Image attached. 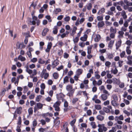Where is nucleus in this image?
Returning a JSON list of instances; mask_svg holds the SVG:
<instances>
[{"label":"nucleus","instance_id":"nucleus-5","mask_svg":"<svg viewBox=\"0 0 132 132\" xmlns=\"http://www.w3.org/2000/svg\"><path fill=\"white\" fill-rule=\"evenodd\" d=\"M99 89L101 91H102L105 94H107L108 93V92L105 89V87L103 85H102L100 86Z\"/></svg>","mask_w":132,"mask_h":132},{"label":"nucleus","instance_id":"nucleus-57","mask_svg":"<svg viewBox=\"0 0 132 132\" xmlns=\"http://www.w3.org/2000/svg\"><path fill=\"white\" fill-rule=\"evenodd\" d=\"M35 97V94L34 93L31 94L29 96L30 99H32Z\"/></svg>","mask_w":132,"mask_h":132},{"label":"nucleus","instance_id":"nucleus-64","mask_svg":"<svg viewBox=\"0 0 132 132\" xmlns=\"http://www.w3.org/2000/svg\"><path fill=\"white\" fill-rule=\"evenodd\" d=\"M126 63L127 64L132 66V60H128Z\"/></svg>","mask_w":132,"mask_h":132},{"label":"nucleus","instance_id":"nucleus-53","mask_svg":"<svg viewBox=\"0 0 132 132\" xmlns=\"http://www.w3.org/2000/svg\"><path fill=\"white\" fill-rule=\"evenodd\" d=\"M70 20V17L69 16H67L64 18V20L66 22L69 21Z\"/></svg>","mask_w":132,"mask_h":132},{"label":"nucleus","instance_id":"nucleus-56","mask_svg":"<svg viewBox=\"0 0 132 132\" xmlns=\"http://www.w3.org/2000/svg\"><path fill=\"white\" fill-rule=\"evenodd\" d=\"M123 113L126 114L127 116H129L130 115V113L126 110H124L123 111Z\"/></svg>","mask_w":132,"mask_h":132},{"label":"nucleus","instance_id":"nucleus-47","mask_svg":"<svg viewBox=\"0 0 132 132\" xmlns=\"http://www.w3.org/2000/svg\"><path fill=\"white\" fill-rule=\"evenodd\" d=\"M85 45V44L83 42H80L79 43V45L82 47H84Z\"/></svg>","mask_w":132,"mask_h":132},{"label":"nucleus","instance_id":"nucleus-12","mask_svg":"<svg viewBox=\"0 0 132 132\" xmlns=\"http://www.w3.org/2000/svg\"><path fill=\"white\" fill-rule=\"evenodd\" d=\"M105 24L103 21H102L99 22L97 23V26L98 28L103 27L104 25Z\"/></svg>","mask_w":132,"mask_h":132},{"label":"nucleus","instance_id":"nucleus-27","mask_svg":"<svg viewBox=\"0 0 132 132\" xmlns=\"http://www.w3.org/2000/svg\"><path fill=\"white\" fill-rule=\"evenodd\" d=\"M18 59L21 61H24L26 60V58L24 57H23L21 55H20L18 57Z\"/></svg>","mask_w":132,"mask_h":132},{"label":"nucleus","instance_id":"nucleus-38","mask_svg":"<svg viewBox=\"0 0 132 132\" xmlns=\"http://www.w3.org/2000/svg\"><path fill=\"white\" fill-rule=\"evenodd\" d=\"M42 97V96L40 95H39L37 96L36 97V101L37 102H39Z\"/></svg>","mask_w":132,"mask_h":132},{"label":"nucleus","instance_id":"nucleus-61","mask_svg":"<svg viewBox=\"0 0 132 132\" xmlns=\"http://www.w3.org/2000/svg\"><path fill=\"white\" fill-rule=\"evenodd\" d=\"M28 90V88L26 86H24L23 87V93H25Z\"/></svg>","mask_w":132,"mask_h":132},{"label":"nucleus","instance_id":"nucleus-44","mask_svg":"<svg viewBox=\"0 0 132 132\" xmlns=\"http://www.w3.org/2000/svg\"><path fill=\"white\" fill-rule=\"evenodd\" d=\"M109 72V71H106V72ZM106 76L107 78L109 79L111 78L112 77L111 75L109 73V72L107 74Z\"/></svg>","mask_w":132,"mask_h":132},{"label":"nucleus","instance_id":"nucleus-63","mask_svg":"<svg viewBox=\"0 0 132 132\" xmlns=\"http://www.w3.org/2000/svg\"><path fill=\"white\" fill-rule=\"evenodd\" d=\"M128 22L127 20H126L125 21L123 24L124 26L125 27H127L128 26Z\"/></svg>","mask_w":132,"mask_h":132},{"label":"nucleus","instance_id":"nucleus-43","mask_svg":"<svg viewBox=\"0 0 132 132\" xmlns=\"http://www.w3.org/2000/svg\"><path fill=\"white\" fill-rule=\"evenodd\" d=\"M112 98L113 99V100L118 101V98L117 96L116 95H113L112 96Z\"/></svg>","mask_w":132,"mask_h":132},{"label":"nucleus","instance_id":"nucleus-46","mask_svg":"<svg viewBox=\"0 0 132 132\" xmlns=\"http://www.w3.org/2000/svg\"><path fill=\"white\" fill-rule=\"evenodd\" d=\"M41 89H44L45 88V85L44 83H42L40 85Z\"/></svg>","mask_w":132,"mask_h":132},{"label":"nucleus","instance_id":"nucleus-20","mask_svg":"<svg viewBox=\"0 0 132 132\" xmlns=\"http://www.w3.org/2000/svg\"><path fill=\"white\" fill-rule=\"evenodd\" d=\"M121 15L124 19H125L127 18V16L126 15V12L125 11H122L121 13Z\"/></svg>","mask_w":132,"mask_h":132},{"label":"nucleus","instance_id":"nucleus-49","mask_svg":"<svg viewBox=\"0 0 132 132\" xmlns=\"http://www.w3.org/2000/svg\"><path fill=\"white\" fill-rule=\"evenodd\" d=\"M103 110L106 113H108L110 112V110L108 108L106 107H104L103 108Z\"/></svg>","mask_w":132,"mask_h":132},{"label":"nucleus","instance_id":"nucleus-9","mask_svg":"<svg viewBox=\"0 0 132 132\" xmlns=\"http://www.w3.org/2000/svg\"><path fill=\"white\" fill-rule=\"evenodd\" d=\"M77 30V27L76 26H74L73 28L70 32V35L72 36H73L76 33V31Z\"/></svg>","mask_w":132,"mask_h":132},{"label":"nucleus","instance_id":"nucleus-3","mask_svg":"<svg viewBox=\"0 0 132 132\" xmlns=\"http://www.w3.org/2000/svg\"><path fill=\"white\" fill-rule=\"evenodd\" d=\"M43 106V104L40 103H37L36 104V106L34 108V112H36L39 109H41Z\"/></svg>","mask_w":132,"mask_h":132},{"label":"nucleus","instance_id":"nucleus-29","mask_svg":"<svg viewBox=\"0 0 132 132\" xmlns=\"http://www.w3.org/2000/svg\"><path fill=\"white\" fill-rule=\"evenodd\" d=\"M125 55L126 52L125 51H123L120 53V56L121 58H123L125 57Z\"/></svg>","mask_w":132,"mask_h":132},{"label":"nucleus","instance_id":"nucleus-36","mask_svg":"<svg viewBox=\"0 0 132 132\" xmlns=\"http://www.w3.org/2000/svg\"><path fill=\"white\" fill-rule=\"evenodd\" d=\"M67 33H64L61 35V37L62 38H63L64 37H66L69 34V32L67 31H66Z\"/></svg>","mask_w":132,"mask_h":132},{"label":"nucleus","instance_id":"nucleus-16","mask_svg":"<svg viewBox=\"0 0 132 132\" xmlns=\"http://www.w3.org/2000/svg\"><path fill=\"white\" fill-rule=\"evenodd\" d=\"M87 36L86 35H84L83 36L81 37L80 38V40L81 41L84 42L87 40Z\"/></svg>","mask_w":132,"mask_h":132},{"label":"nucleus","instance_id":"nucleus-14","mask_svg":"<svg viewBox=\"0 0 132 132\" xmlns=\"http://www.w3.org/2000/svg\"><path fill=\"white\" fill-rule=\"evenodd\" d=\"M32 19L33 20L32 21H30L31 23H32V24L33 25H35L36 24V20H37V17L35 16H33L32 17Z\"/></svg>","mask_w":132,"mask_h":132},{"label":"nucleus","instance_id":"nucleus-59","mask_svg":"<svg viewBox=\"0 0 132 132\" xmlns=\"http://www.w3.org/2000/svg\"><path fill=\"white\" fill-rule=\"evenodd\" d=\"M37 121L35 119H34L32 125L34 127L36 126L37 125Z\"/></svg>","mask_w":132,"mask_h":132},{"label":"nucleus","instance_id":"nucleus-1","mask_svg":"<svg viewBox=\"0 0 132 132\" xmlns=\"http://www.w3.org/2000/svg\"><path fill=\"white\" fill-rule=\"evenodd\" d=\"M98 128V132H103L106 131L108 130L107 128L105 126L104 124H98L97 126Z\"/></svg>","mask_w":132,"mask_h":132},{"label":"nucleus","instance_id":"nucleus-50","mask_svg":"<svg viewBox=\"0 0 132 132\" xmlns=\"http://www.w3.org/2000/svg\"><path fill=\"white\" fill-rule=\"evenodd\" d=\"M126 44L128 46H130V45L132 43L131 42L130 40H127L126 42Z\"/></svg>","mask_w":132,"mask_h":132},{"label":"nucleus","instance_id":"nucleus-48","mask_svg":"<svg viewBox=\"0 0 132 132\" xmlns=\"http://www.w3.org/2000/svg\"><path fill=\"white\" fill-rule=\"evenodd\" d=\"M106 87L107 89L110 90L112 88V86L111 85L108 84L106 85Z\"/></svg>","mask_w":132,"mask_h":132},{"label":"nucleus","instance_id":"nucleus-54","mask_svg":"<svg viewBox=\"0 0 132 132\" xmlns=\"http://www.w3.org/2000/svg\"><path fill=\"white\" fill-rule=\"evenodd\" d=\"M28 112L29 114H32L33 113L32 108H30L28 110Z\"/></svg>","mask_w":132,"mask_h":132},{"label":"nucleus","instance_id":"nucleus-26","mask_svg":"<svg viewBox=\"0 0 132 132\" xmlns=\"http://www.w3.org/2000/svg\"><path fill=\"white\" fill-rule=\"evenodd\" d=\"M22 110V108L21 107H19L17 109L16 112L18 114H20L21 113Z\"/></svg>","mask_w":132,"mask_h":132},{"label":"nucleus","instance_id":"nucleus-23","mask_svg":"<svg viewBox=\"0 0 132 132\" xmlns=\"http://www.w3.org/2000/svg\"><path fill=\"white\" fill-rule=\"evenodd\" d=\"M48 31V29L47 28H44L42 32V35L43 36H45L47 32Z\"/></svg>","mask_w":132,"mask_h":132},{"label":"nucleus","instance_id":"nucleus-8","mask_svg":"<svg viewBox=\"0 0 132 132\" xmlns=\"http://www.w3.org/2000/svg\"><path fill=\"white\" fill-rule=\"evenodd\" d=\"M122 41L120 39L118 42H117L116 44V49L118 50L121 46V44Z\"/></svg>","mask_w":132,"mask_h":132},{"label":"nucleus","instance_id":"nucleus-15","mask_svg":"<svg viewBox=\"0 0 132 132\" xmlns=\"http://www.w3.org/2000/svg\"><path fill=\"white\" fill-rule=\"evenodd\" d=\"M72 86L70 85H68L66 86V89L68 92H70L72 89Z\"/></svg>","mask_w":132,"mask_h":132},{"label":"nucleus","instance_id":"nucleus-19","mask_svg":"<svg viewBox=\"0 0 132 132\" xmlns=\"http://www.w3.org/2000/svg\"><path fill=\"white\" fill-rule=\"evenodd\" d=\"M110 31L111 33L115 34L117 31V29L114 28L112 27H111L110 29Z\"/></svg>","mask_w":132,"mask_h":132},{"label":"nucleus","instance_id":"nucleus-45","mask_svg":"<svg viewBox=\"0 0 132 132\" xmlns=\"http://www.w3.org/2000/svg\"><path fill=\"white\" fill-rule=\"evenodd\" d=\"M113 82L112 79H107L106 81V83L108 84H111Z\"/></svg>","mask_w":132,"mask_h":132},{"label":"nucleus","instance_id":"nucleus-42","mask_svg":"<svg viewBox=\"0 0 132 132\" xmlns=\"http://www.w3.org/2000/svg\"><path fill=\"white\" fill-rule=\"evenodd\" d=\"M53 77L55 79H56L59 77V75L56 73H54L53 74Z\"/></svg>","mask_w":132,"mask_h":132},{"label":"nucleus","instance_id":"nucleus-11","mask_svg":"<svg viewBox=\"0 0 132 132\" xmlns=\"http://www.w3.org/2000/svg\"><path fill=\"white\" fill-rule=\"evenodd\" d=\"M61 11L62 10L60 8H57L54 9L53 11V13L55 14H57L61 12Z\"/></svg>","mask_w":132,"mask_h":132},{"label":"nucleus","instance_id":"nucleus-62","mask_svg":"<svg viewBox=\"0 0 132 132\" xmlns=\"http://www.w3.org/2000/svg\"><path fill=\"white\" fill-rule=\"evenodd\" d=\"M76 121V119H74L70 122V124L71 126H73L74 125Z\"/></svg>","mask_w":132,"mask_h":132},{"label":"nucleus","instance_id":"nucleus-30","mask_svg":"<svg viewBox=\"0 0 132 132\" xmlns=\"http://www.w3.org/2000/svg\"><path fill=\"white\" fill-rule=\"evenodd\" d=\"M57 46L60 47H61L64 45V43L61 41H59L57 43Z\"/></svg>","mask_w":132,"mask_h":132},{"label":"nucleus","instance_id":"nucleus-32","mask_svg":"<svg viewBox=\"0 0 132 132\" xmlns=\"http://www.w3.org/2000/svg\"><path fill=\"white\" fill-rule=\"evenodd\" d=\"M90 125L94 129L96 127L95 123V122H92L90 123Z\"/></svg>","mask_w":132,"mask_h":132},{"label":"nucleus","instance_id":"nucleus-22","mask_svg":"<svg viewBox=\"0 0 132 132\" xmlns=\"http://www.w3.org/2000/svg\"><path fill=\"white\" fill-rule=\"evenodd\" d=\"M102 99L103 101L106 100L108 98L107 96L105 94H102L101 96Z\"/></svg>","mask_w":132,"mask_h":132},{"label":"nucleus","instance_id":"nucleus-28","mask_svg":"<svg viewBox=\"0 0 132 132\" xmlns=\"http://www.w3.org/2000/svg\"><path fill=\"white\" fill-rule=\"evenodd\" d=\"M95 108L98 110H101L102 109V107L101 105L99 104H96L95 105Z\"/></svg>","mask_w":132,"mask_h":132},{"label":"nucleus","instance_id":"nucleus-52","mask_svg":"<svg viewBox=\"0 0 132 132\" xmlns=\"http://www.w3.org/2000/svg\"><path fill=\"white\" fill-rule=\"evenodd\" d=\"M26 71L29 74H32V70L29 69L28 68H27L26 69Z\"/></svg>","mask_w":132,"mask_h":132},{"label":"nucleus","instance_id":"nucleus-31","mask_svg":"<svg viewBox=\"0 0 132 132\" xmlns=\"http://www.w3.org/2000/svg\"><path fill=\"white\" fill-rule=\"evenodd\" d=\"M123 60H119L118 62V66L119 67H121L123 65Z\"/></svg>","mask_w":132,"mask_h":132},{"label":"nucleus","instance_id":"nucleus-10","mask_svg":"<svg viewBox=\"0 0 132 132\" xmlns=\"http://www.w3.org/2000/svg\"><path fill=\"white\" fill-rule=\"evenodd\" d=\"M113 83L114 84L118 85L120 83V81L119 79H117L116 78H112Z\"/></svg>","mask_w":132,"mask_h":132},{"label":"nucleus","instance_id":"nucleus-4","mask_svg":"<svg viewBox=\"0 0 132 132\" xmlns=\"http://www.w3.org/2000/svg\"><path fill=\"white\" fill-rule=\"evenodd\" d=\"M61 102L59 101H57L55 102L53 105V107L55 108V111H60V108L59 106L60 105Z\"/></svg>","mask_w":132,"mask_h":132},{"label":"nucleus","instance_id":"nucleus-58","mask_svg":"<svg viewBox=\"0 0 132 132\" xmlns=\"http://www.w3.org/2000/svg\"><path fill=\"white\" fill-rule=\"evenodd\" d=\"M114 117L113 116H111L108 117L109 120L110 121L113 120L114 119Z\"/></svg>","mask_w":132,"mask_h":132},{"label":"nucleus","instance_id":"nucleus-6","mask_svg":"<svg viewBox=\"0 0 132 132\" xmlns=\"http://www.w3.org/2000/svg\"><path fill=\"white\" fill-rule=\"evenodd\" d=\"M52 45V44L51 42L48 43L47 45V48L46 49L45 51L47 52H49L51 48Z\"/></svg>","mask_w":132,"mask_h":132},{"label":"nucleus","instance_id":"nucleus-40","mask_svg":"<svg viewBox=\"0 0 132 132\" xmlns=\"http://www.w3.org/2000/svg\"><path fill=\"white\" fill-rule=\"evenodd\" d=\"M108 126L109 127L112 126L113 124V122L111 121H109L107 123Z\"/></svg>","mask_w":132,"mask_h":132},{"label":"nucleus","instance_id":"nucleus-55","mask_svg":"<svg viewBox=\"0 0 132 132\" xmlns=\"http://www.w3.org/2000/svg\"><path fill=\"white\" fill-rule=\"evenodd\" d=\"M82 70L81 69H78L77 71V74L78 75H80L82 73Z\"/></svg>","mask_w":132,"mask_h":132},{"label":"nucleus","instance_id":"nucleus-24","mask_svg":"<svg viewBox=\"0 0 132 132\" xmlns=\"http://www.w3.org/2000/svg\"><path fill=\"white\" fill-rule=\"evenodd\" d=\"M58 28L57 26H55L53 29V32L54 34H56L57 33Z\"/></svg>","mask_w":132,"mask_h":132},{"label":"nucleus","instance_id":"nucleus-21","mask_svg":"<svg viewBox=\"0 0 132 132\" xmlns=\"http://www.w3.org/2000/svg\"><path fill=\"white\" fill-rule=\"evenodd\" d=\"M117 101L112 100L111 102L112 105L114 106H117L119 104L118 103Z\"/></svg>","mask_w":132,"mask_h":132},{"label":"nucleus","instance_id":"nucleus-41","mask_svg":"<svg viewBox=\"0 0 132 132\" xmlns=\"http://www.w3.org/2000/svg\"><path fill=\"white\" fill-rule=\"evenodd\" d=\"M111 64V63L109 61H106L105 63V66L108 68H109L110 67V65Z\"/></svg>","mask_w":132,"mask_h":132},{"label":"nucleus","instance_id":"nucleus-25","mask_svg":"<svg viewBox=\"0 0 132 132\" xmlns=\"http://www.w3.org/2000/svg\"><path fill=\"white\" fill-rule=\"evenodd\" d=\"M101 39V36L100 35H97L95 38V42H98Z\"/></svg>","mask_w":132,"mask_h":132},{"label":"nucleus","instance_id":"nucleus-35","mask_svg":"<svg viewBox=\"0 0 132 132\" xmlns=\"http://www.w3.org/2000/svg\"><path fill=\"white\" fill-rule=\"evenodd\" d=\"M63 83H65L69 81V78L67 76H66L63 79Z\"/></svg>","mask_w":132,"mask_h":132},{"label":"nucleus","instance_id":"nucleus-33","mask_svg":"<svg viewBox=\"0 0 132 132\" xmlns=\"http://www.w3.org/2000/svg\"><path fill=\"white\" fill-rule=\"evenodd\" d=\"M92 47L91 46H88L87 48V53L88 54H90L91 53V51Z\"/></svg>","mask_w":132,"mask_h":132},{"label":"nucleus","instance_id":"nucleus-39","mask_svg":"<svg viewBox=\"0 0 132 132\" xmlns=\"http://www.w3.org/2000/svg\"><path fill=\"white\" fill-rule=\"evenodd\" d=\"M38 62L40 64H43L45 63V61L42 60L41 58H39L38 59Z\"/></svg>","mask_w":132,"mask_h":132},{"label":"nucleus","instance_id":"nucleus-13","mask_svg":"<svg viewBox=\"0 0 132 132\" xmlns=\"http://www.w3.org/2000/svg\"><path fill=\"white\" fill-rule=\"evenodd\" d=\"M130 47L129 46H128L126 47V51L127 54L128 55H130L131 53V51L130 50Z\"/></svg>","mask_w":132,"mask_h":132},{"label":"nucleus","instance_id":"nucleus-34","mask_svg":"<svg viewBox=\"0 0 132 132\" xmlns=\"http://www.w3.org/2000/svg\"><path fill=\"white\" fill-rule=\"evenodd\" d=\"M97 19L98 21H102L103 19V16L101 15H99L97 16Z\"/></svg>","mask_w":132,"mask_h":132},{"label":"nucleus","instance_id":"nucleus-51","mask_svg":"<svg viewBox=\"0 0 132 132\" xmlns=\"http://www.w3.org/2000/svg\"><path fill=\"white\" fill-rule=\"evenodd\" d=\"M87 114L88 116H90L92 114V112L90 110H88L87 111Z\"/></svg>","mask_w":132,"mask_h":132},{"label":"nucleus","instance_id":"nucleus-7","mask_svg":"<svg viewBox=\"0 0 132 132\" xmlns=\"http://www.w3.org/2000/svg\"><path fill=\"white\" fill-rule=\"evenodd\" d=\"M59 63V61L57 59L55 60L52 63V66L53 68H54Z\"/></svg>","mask_w":132,"mask_h":132},{"label":"nucleus","instance_id":"nucleus-37","mask_svg":"<svg viewBox=\"0 0 132 132\" xmlns=\"http://www.w3.org/2000/svg\"><path fill=\"white\" fill-rule=\"evenodd\" d=\"M116 127H112L111 129L110 130L109 132H115L116 131Z\"/></svg>","mask_w":132,"mask_h":132},{"label":"nucleus","instance_id":"nucleus-60","mask_svg":"<svg viewBox=\"0 0 132 132\" xmlns=\"http://www.w3.org/2000/svg\"><path fill=\"white\" fill-rule=\"evenodd\" d=\"M114 56L112 54H110L108 55V58L109 59H112L113 57Z\"/></svg>","mask_w":132,"mask_h":132},{"label":"nucleus","instance_id":"nucleus-17","mask_svg":"<svg viewBox=\"0 0 132 132\" xmlns=\"http://www.w3.org/2000/svg\"><path fill=\"white\" fill-rule=\"evenodd\" d=\"M114 42V40H110L109 43L108 47L110 48L111 49L113 45Z\"/></svg>","mask_w":132,"mask_h":132},{"label":"nucleus","instance_id":"nucleus-18","mask_svg":"<svg viewBox=\"0 0 132 132\" xmlns=\"http://www.w3.org/2000/svg\"><path fill=\"white\" fill-rule=\"evenodd\" d=\"M96 118L97 120L100 121L103 120L104 119V117L103 116L100 115L97 116Z\"/></svg>","mask_w":132,"mask_h":132},{"label":"nucleus","instance_id":"nucleus-2","mask_svg":"<svg viewBox=\"0 0 132 132\" xmlns=\"http://www.w3.org/2000/svg\"><path fill=\"white\" fill-rule=\"evenodd\" d=\"M41 76L42 78H43L45 79H46L49 77V74L46 72V69H44L41 73Z\"/></svg>","mask_w":132,"mask_h":132}]
</instances>
